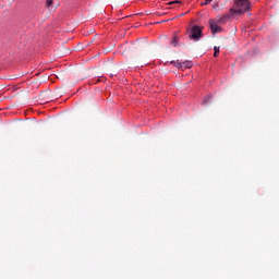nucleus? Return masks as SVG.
<instances>
[{
	"label": "nucleus",
	"mask_w": 279,
	"mask_h": 279,
	"mask_svg": "<svg viewBox=\"0 0 279 279\" xmlns=\"http://www.w3.org/2000/svg\"><path fill=\"white\" fill-rule=\"evenodd\" d=\"M252 4H250L248 0H234V8L230 9L231 16H236V14H245Z\"/></svg>",
	"instance_id": "nucleus-1"
},
{
	"label": "nucleus",
	"mask_w": 279,
	"mask_h": 279,
	"mask_svg": "<svg viewBox=\"0 0 279 279\" xmlns=\"http://www.w3.org/2000/svg\"><path fill=\"white\" fill-rule=\"evenodd\" d=\"M190 39L195 40V43H197V40H202V27L197 25L192 26L190 31Z\"/></svg>",
	"instance_id": "nucleus-2"
},
{
	"label": "nucleus",
	"mask_w": 279,
	"mask_h": 279,
	"mask_svg": "<svg viewBox=\"0 0 279 279\" xmlns=\"http://www.w3.org/2000/svg\"><path fill=\"white\" fill-rule=\"evenodd\" d=\"M209 27L213 34H219V32H221V27H219V25H217V22L213 20L209 21Z\"/></svg>",
	"instance_id": "nucleus-3"
},
{
	"label": "nucleus",
	"mask_w": 279,
	"mask_h": 279,
	"mask_svg": "<svg viewBox=\"0 0 279 279\" xmlns=\"http://www.w3.org/2000/svg\"><path fill=\"white\" fill-rule=\"evenodd\" d=\"M170 64H174L177 69H182V71H184V65L180 61H171Z\"/></svg>",
	"instance_id": "nucleus-4"
},
{
	"label": "nucleus",
	"mask_w": 279,
	"mask_h": 279,
	"mask_svg": "<svg viewBox=\"0 0 279 279\" xmlns=\"http://www.w3.org/2000/svg\"><path fill=\"white\" fill-rule=\"evenodd\" d=\"M47 10H53V0H46Z\"/></svg>",
	"instance_id": "nucleus-5"
},
{
	"label": "nucleus",
	"mask_w": 279,
	"mask_h": 279,
	"mask_svg": "<svg viewBox=\"0 0 279 279\" xmlns=\"http://www.w3.org/2000/svg\"><path fill=\"white\" fill-rule=\"evenodd\" d=\"M182 64H183V69H192L193 68V62H191V61H185Z\"/></svg>",
	"instance_id": "nucleus-6"
},
{
	"label": "nucleus",
	"mask_w": 279,
	"mask_h": 279,
	"mask_svg": "<svg viewBox=\"0 0 279 279\" xmlns=\"http://www.w3.org/2000/svg\"><path fill=\"white\" fill-rule=\"evenodd\" d=\"M230 19V15H223L222 17L218 19L217 23H226Z\"/></svg>",
	"instance_id": "nucleus-7"
},
{
	"label": "nucleus",
	"mask_w": 279,
	"mask_h": 279,
	"mask_svg": "<svg viewBox=\"0 0 279 279\" xmlns=\"http://www.w3.org/2000/svg\"><path fill=\"white\" fill-rule=\"evenodd\" d=\"M219 57V47L215 46L214 47V58H218Z\"/></svg>",
	"instance_id": "nucleus-8"
},
{
	"label": "nucleus",
	"mask_w": 279,
	"mask_h": 279,
	"mask_svg": "<svg viewBox=\"0 0 279 279\" xmlns=\"http://www.w3.org/2000/svg\"><path fill=\"white\" fill-rule=\"evenodd\" d=\"M171 45L173 47H178V37H174L172 40H171Z\"/></svg>",
	"instance_id": "nucleus-9"
},
{
	"label": "nucleus",
	"mask_w": 279,
	"mask_h": 279,
	"mask_svg": "<svg viewBox=\"0 0 279 279\" xmlns=\"http://www.w3.org/2000/svg\"><path fill=\"white\" fill-rule=\"evenodd\" d=\"M213 2V0H205V2L203 3V5H208Z\"/></svg>",
	"instance_id": "nucleus-10"
},
{
	"label": "nucleus",
	"mask_w": 279,
	"mask_h": 279,
	"mask_svg": "<svg viewBox=\"0 0 279 279\" xmlns=\"http://www.w3.org/2000/svg\"><path fill=\"white\" fill-rule=\"evenodd\" d=\"M173 3H181V2L180 0H175V1L169 2V5H173Z\"/></svg>",
	"instance_id": "nucleus-11"
},
{
	"label": "nucleus",
	"mask_w": 279,
	"mask_h": 279,
	"mask_svg": "<svg viewBox=\"0 0 279 279\" xmlns=\"http://www.w3.org/2000/svg\"><path fill=\"white\" fill-rule=\"evenodd\" d=\"M203 104H208V99H205V100L203 101Z\"/></svg>",
	"instance_id": "nucleus-12"
},
{
	"label": "nucleus",
	"mask_w": 279,
	"mask_h": 279,
	"mask_svg": "<svg viewBox=\"0 0 279 279\" xmlns=\"http://www.w3.org/2000/svg\"><path fill=\"white\" fill-rule=\"evenodd\" d=\"M207 99H211V97H210V96H208V97H207Z\"/></svg>",
	"instance_id": "nucleus-13"
}]
</instances>
